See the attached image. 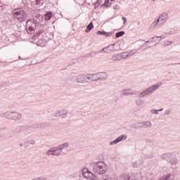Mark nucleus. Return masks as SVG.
Returning <instances> with one entry per match:
<instances>
[{
	"label": "nucleus",
	"mask_w": 180,
	"mask_h": 180,
	"mask_svg": "<svg viewBox=\"0 0 180 180\" xmlns=\"http://www.w3.org/2000/svg\"><path fill=\"white\" fill-rule=\"evenodd\" d=\"M51 16H53V13L51 12H48L44 15V20H50L51 19Z\"/></svg>",
	"instance_id": "1a4fd4ad"
},
{
	"label": "nucleus",
	"mask_w": 180,
	"mask_h": 180,
	"mask_svg": "<svg viewBox=\"0 0 180 180\" xmlns=\"http://www.w3.org/2000/svg\"><path fill=\"white\" fill-rule=\"evenodd\" d=\"M113 1H115V0H110L111 2H113Z\"/></svg>",
	"instance_id": "b1692460"
},
{
	"label": "nucleus",
	"mask_w": 180,
	"mask_h": 180,
	"mask_svg": "<svg viewBox=\"0 0 180 180\" xmlns=\"http://www.w3.org/2000/svg\"><path fill=\"white\" fill-rule=\"evenodd\" d=\"M122 57H123V58H126V57H129V53L124 52L123 53H122Z\"/></svg>",
	"instance_id": "dca6fc26"
},
{
	"label": "nucleus",
	"mask_w": 180,
	"mask_h": 180,
	"mask_svg": "<svg viewBox=\"0 0 180 180\" xmlns=\"http://www.w3.org/2000/svg\"><path fill=\"white\" fill-rule=\"evenodd\" d=\"M157 88H158V85H153L152 86H150L149 89H148L145 92L141 94V95H144V94H147L148 95V94H151L153 92H154V91H155L157 89Z\"/></svg>",
	"instance_id": "423d86ee"
},
{
	"label": "nucleus",
	"mask_w": 180,
	"mask_h": 180,
	"mask_svg": "<svg viewBox=\"0 0 180 180\" xmlns=\"http://www.w3.org/2000/svg\"><path fill=\"white\" fill-rule=\"evenodd\" d=\"M105 6H110V5H112V4L110 2H109V0H105L104 4Z\"/></svg>",
	"instance_id": "4468645a"
},
{
	"label": "nucleus",
	"mask_w": 180,
	"mask_h": 180,
	"mask_svg": "<svg viewBox=\"0 0 180 180\" xmlns=\"http://www.w3.org/2000/svg\"><path fill=\"white\" fill-rule=\"evenodd\" d=\"M171 44H172L171 41H166V42L164 44V46H171Z\"/></svg>",
	"instance_id": "aec40b11"
},
{
	"label": "nucleus",
	"mask_w": 180,
	"mask_h": 180,
	"mask_svg": "<svg viewBox=\"0 0 180 180\" xmlns=\"http://www.w3.org/2000/svg\"><path fill=\"white\" fill-rule=\"evenodd\" d=\"M127 136L124 135H121L120 136H119L117 139H115L113 142L111 143V144H117V143H119V141H122V140H126Z\"/></svg>",
	"instance_id": "0eeeda50"
},
{
	"label": "nucleus",
	"mask_w": 180,
	"mask_h": 180,
	"mask_svg": "<svg viewBox=\"0 0 180 180\" xmlns=\"http://www.w3.org/2000/svg\"><path fill=\"white\" fill-rule=\"evenodd\" d=\"M100 77H101V79H105V78L108 77V74H106V73H101L100 75Z\"/></svg>",
	"instance_id": "ddd939ff"
},
{
	"label": "nucleus",
	"mask_w": 180,
	"mask_h": 180,
	"mask_svg": "<svg viewBox=\"0 0 180 180\" xmlns=\"http://www.w3.org/2000/svg\"><path fill=\"white\" fill-rule=\"evenodd\" d=\"M36 4L39 6H41L44 4V0H36Z\"/></svg>",
	"instance_id": "9b49d317"
},
{
	"label": "nucleus",
	"mask_w": 180,
	"mask_h": 180,
	"mask_svg": "<svg viewBox=\"0 0 180 180\" xmlns=\"http://www.w3.org/2000/svg\"><path fill=\"white\" fill-rule=\"evenodd\" d=\"M130 54L131 55V52H130Z\"/></svg>",
	"instance_id": "393cba45"
},
{
	"label": "nucleus",
	"mask_w": 180,
	"mask_h": 180,
	"mask_svg": "<svg viewBox=\"0 0 180 180\" xmlns=\"http://www.w3.org/2000/svg\"><path fill=\"white\" fill-rule=\"evenodd\" d=\"M52 155H60L61 153V149L58 148H55L51 151Z\"/></svg>",
	"instance_id": "6e6552de"
},
{
	"label": "nucleus",
	"mask_w": 180,
	"mask_h": 180,
	"mask_svg": "<svg viewBox=\"0 0 180 180\" xmlns=\"http://www.w3.org/2000/svg\"><path fill=\"white\" fill-rule=\"evenodd\" d=\"M103 2V0H98L96 5H104V4H102Z\"/></svg>",
	"instance_id": "a211bd4d"
},
{
	"label": "nucleus",
	"mask_w": 180,
	"mask_h": 180,
	"mask_svg": "<svg viewBox=\"0 0 180 180\" xmlns=\"http://www.w3.org/2000/svg\"><path fill=\"white\" fill-rule=\"evenodd\" d=\"M82 174H83V176H84V178H87L88 179H91V178L95 175L92 174V172H89L88 169H83Z\"/></svg>",
	"instance_id": "39448f33"
},
{
	"label": "nucleus",
	"mask_w": 180,
	"mask_h": 180,
	"mask_svg": "<svg viewBox=\"0 0 180 180\" xmlns=\"http://www.w3.org/2000/svg\"><path fill=\"white\" fill-rule=\"evenodd\" d=\"M122 20H123V22H124V25L125 23H127V20L126 19V18L123 17V18H122Z\"/></svg>",
	"instance_id": "5701e85b"
},
{
	"label": "nucleus",
	"mask_w": 180,
	"mask_h": 180,
	"mask_svg": "<svg viewBox=\"0 0 180 180\" xmlns=\"http://www.w3.org/2000/svg\"><path fill=\"white\" fill-rule=\"evenodd\" d=\"M14 17L18 19L19 22H25L27 19V14L23 10L15 9L13 11Z\"/></svg>",
	"instance_id": "f257e3e1"
},
{
	"label": "nucleus",
	"mask_w": 180,
	"mask_h": 180,
	"mask_svg": "<svg viewBox=\"0 0 180 180\" xmlns=\"http://www.w3.org/2000/svg\"><path fill=\"white\" fill-rule=\"evenodd\" d=\"M167 19H168V14L167 13L162 14L157 21V25H158V26H162V25H164L165 22H167Z\"/></svg>",
	"instance_id": "20e7f679"
},
{
	"label": "nucleus",
	"mask_w": 180,
	"mask_h": 180,
	"mask_svg": "<svg viewBox=\"0 0 180 180\" xmlns=\"http://www.w3.org/2000/svg\"><path fill=\"white\" fill-rule=\"evenodd\" d=\"M106 165L103 162H98L94 165V171L96 174H103L106 172Z\"/></svg>",
	"instance_id": "f03ea898"
},
{
	"label": "nucleus",
	"mask_w": 180,
	"mask_h": 180,
	"mask_svg": "<svg viewBox=\"0 0 180 180\" xmlns=\"http://www.w3.org/2000/svg\"><path fill=\"white\" fill-rule=\"evenodd\" d=\"M27 32L30 34H33L36 30V23L32 22V20H27Z\"/></svg>",
	"instance_id": "7ed1b4c3"
},
{
	"label": "nucleus",
	"mask_w": 180,
	"mask_h": 180,
	"mask_svg": "<svg viewBox=\"0 0 180 180\" xmlns=\"http://www.w3.org/2000/svg\"><path fill=\"white\" fill-rule=\"evenodd\" d=\"M128 180H136V176H129Z\"/></svg>",
	"instance_id": "6ab92c4d"
},
{
	"label": "nucleus",
	"mask_w": 180,
	"mask_h": 180,
	"mask_svg": "<svg viewBox=\"0 0 180 180\" xmlns=\"http://www.w3.org/2000/svg\"><path fill=\"white\" fill-rule=\"evenodd\" d=\"M83 79H84V77H82V76H79V77H77V82H82V81H84Z\"/></svg>",
	"instance_id": "f3484780"
},
{
	"label": "nucleus",
	"mask_w": 180,
	"mask_h": 180,
	"mask_svg": "<svg viewBox=\"0 0 180 180\" xmlns=\"http://www.w3.org/2000/svg\"><path fill=\"white\" fill-rule=\"evenodd\" d=\"M97 34H107V33L105 32H102V31H98Z\"/></svg>",
	"instance_id": "412c9836"
},
{
	"label": "nucleus",
	"mask_w": 180,
	"mask_h": 180,
	"mask_svg": "<svg viewBox=\"0 0 180 180\" xmlns=\"http://www.w3.org/2000/svg\"><path fill=\"white\" fill-rule=\"evenodd\" d=\"M68 147V143H64L63 145H61L60 148H64Z\"/></svg>",
	"instance_id": "4be33fe9"
},
{
	"label": "nucleus",
	"mask_w": 180,
	"mask_h": 180,
	"mask_svg": "<svg viewBox=\"0 0 180 180\" xmlns=\"http://www.w3.org/2000/svg\"><path fill=\"white\" fill-rule=\"evenodd\" d=\"M37 44L43 47V46H44V42L43 43V41L41 39H39L37 42Z\"/></svg>",
	"instance_id": "2eb2a0df"
},
{
	"label": "nucleus",
	"mask_w": 180,
	"mask_h": 180,
	"mask_svg": "<svg viewBox=\"0 0 180 180\" xmlns=\"http://www.w3.org/2000/svg\"><path fill=\"white\" fill-rule=\"evenodd\" d=\"M124 34V32H120L116 34V37H122Z\"/></svg>",
	"instance_id": "f8f14e48"
},
{
	"label": "nucleus",
	"mask_w": 180,
	"mask_h": 180,
	"mask_svg": "<svg viewBox=\"0 0 180 180\" xmlns=\"http://www.w3.org/2000/svg\"><path fill=\"white\" fill-rule=\"evenodd\" d=\"M92 29H94V23L90 22L88 25V26L86 27V29L85 30L86 33H89V32H91V30H92Z\"/></svg>",
	"instance_id": "9d476101"
}]
</instances>
